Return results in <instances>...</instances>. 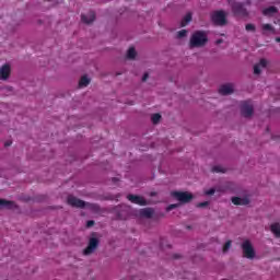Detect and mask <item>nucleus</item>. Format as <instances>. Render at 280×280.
Segmentation results:
<instances>
[{
  "label": "nucleus",
  "instance_id": "obj_16",
  "mask_svg": "<svg viewBox=\"0 0 280 280\" xmlns=\"http://www.w3.org/2000/svg\"><path fill=\"white\" fill-rule=\"evenodd\" d=\"M141 218H152L154 215V210L152 208H143L140 210Z\"/></svg>",
  "mask_w": 280,
  "mask_h": 280
},
{
  "label": "nucleus",
  "instance_id": "obj_10",
  "mask_svg": "<svg viewBox=\"0 0 280 280\" xmlns=\"http://www.w3.org/2000/svg\"><path fill=\"white\" fill-rule=\"evenodd\" d=\"M81 21L82 23L90 25V23H93V21H95V13L93 11H90L88 14H82Z\"/></svg>",
  "mask_w": 280,
  "mask_h": 280
},
{
  "label": "nucleus",
  "instance_id": "obj_8",
  "mask_svg": "<svg viewBox=\"0 0 280 280\" xmlns=\"http://www.w3.org/2000/svg\"><path fill=\"white\" fill-rule=\"evenodd\" d=\"M100 246V240L92 237L89 241L88 247L83 250V255H93Z\"/></svg>",
  "mask_w": 280,
  "mask_h": 280
},
{
  "label": "nucleus",
  "instance_id": "obj_5",
  "mask_svg": "<svg viewBox=\"0 0 280 280\" xmlns=\"http://www.w3.org/2000/svg\"><path fill=\"white\" fill-rule=\"evenodd\" d=\"M243 255L246 259H255V248H253V244L250 241H245L242 244Z\"/></svg>",
  "mask_w": 280,
  "mask_h": 280
},
{
  "label": "nucleus",
  "instance_id": "obj_2",
  "mask_svg": "<svg viewBox=\"0 0 280 280\" xmlns=\"http://www.w3.org/2000/svg\"><path fill=\"white\" fill-rule=\"evenodd\" d=\"M207 43H209V37L203 31H197L190 37V47H205Z\"/></svg>",
  "mask_w": 280,
  "mask_h": 280
},
{
  "label": "nucleus",
  "instance_id": "obj_18",
  "mask_svg": "<svg viewBox=\"0 0 280 280\" xmlns=\"http://www.w3.org/2000/svg\"><path fill=\"white\" fill-rule=\"evenodd\" d=\"M271 233H273L275 237H280V224L279 223H273L270 226Z\"/></svg>",
  "mask_w": 280,
  "mask_h": 280
},
{
  "label": "nucleus",
  "instance_id": "obj_19",
  "mask_svg": "<svg viewBox=\"0 0 280 280\" xmlns=\"http://www.w3.org/2000/svg\"><path fill=\"white\" fill-rule=\"evenodd\" d=\"M88 84H91V79H89L86 75H83L79 81V86L83 89Z\"/></svg>",
  "mask_w": 280,
  "mask_h": 280
},
{
  "label": "nucleus",
  "instance_id": "obj_36",
  "mask_svg": "<svg viewBox=\"0 0 280 280\" xmlns=\"http://www.w3.org/2000/svg\"><path fill=\"white\" fill-rule=\"evenodd\" d=\"M150 196H151V197L156 196V191H151V192H150Z\"/></svg>",
  "mask_w": 280,
  "mask_h": 280
},
{
  "label": "nucleus",
  "instance_id": "obj_11",
  "mask_svg": "<svg viewBox=\"0 0 280 280\" xmlns=\"http://www.w3.org/2000/svg\"><path fill=\"white\" fill-rule=\"evenodd\" d=\"M232 202L236 205V207H244L246 205L250 203V200L248 198H241V197H232Z\"/></svg>",
  "mask_w": 280,
  "mask_h": 280
},
{
  "label": "nucleus",
  "instance_id": "obj_30",
  "mask_svg": "<svg viewBox=\"0 0 280 280\" xmlns=\"http://www.w3.org/2000/svg\"><path fill=\"white\" fill-rule=\"evenodd\" d=\"M197 207H198L199 209H202V208H205V207H209V201L199 202V203L197 205Z\"/></svg>",
  "mask_w": 280,
  "mask_h": 280
},
{
  "label": "nucleus",
  "instance_id": "obj_32",
  "mask_svg": "<svg viewBox=\"0 0 280 280\" xmlns=\"http://www.w3.org/2000/svg\"><path fill=\"white\" fill-rule=\"evenodd\" d=\"M86 226H88V229H91V226H95V221H93V220L88 221Z\"/></svg>",
  "mask_w": 280,
  "mask_h": 280
},
{
  "label": "nucleus",
  "instance_id": "obj_4",
  "mask_svg": "<svg viewBox=\"0 0 280 280\" xmlns=\"http://www.w3.org/2000/svg\"><path fill=\"white\" fill-rule=\"evenodd\" d=\"M172 196L176 198V200H178L179 202H183L184 205H187V202H191V200H194V195L187 191H173Z\"/></svg>",
  "mask_w": 280,
  "mask_h": 280
},
{
  "label": "nucleus",
  "instance_id": "obj_23",
  "mask_svg": "<svg viewBox=\"0 0 280 280\" xmlns=\"http://www.w3.org/2000/svg\"><path fill=\"white\" fill-rule=\"evenodd\" d=\"M2 95H12L14 93V90L12 86H2L1 88Z\"/></svg>",
  "mask_w": 280,
  "mask_h": 280
},
{
  "label": "nucleus",
  "instance_id": "obj_37",
  "mask_svg": "<svg viewBox=\"0 0 280 280\" xmlns=\"http://www.w3.org/2000/svg\"><path fill=\"white\" fill-rule=\"evenodd\" d=\"M220 44H222V39L217 40V45H220Z\"/></svg>",
  "mask_w": 280,
  "mask_h": 280
},
{
  "label": "nucleus",
  "instance_id": "obj_22",
  "mask_svg": "<svg viewBox=\"0 0 280 280\" xmlns=\"http://www.w3.org/2000/svg\"><path fill=\"white\" fill-rule=\"evenodd\" d=\"M127 58L129 60H135L137 58V50H135V47H130L127 51Z\"/></svg>",
  "mask_w": 280,
  "mask_h": 280
},
{
  "label": "nucleus",
  "instance_id": "obj_31",
  "mask_svg": "<svg viewBox=\"0 0 280 280\" xmlns=\"http://www.w3.org/2000/svg\"><path fill=\"white\" fill-rule=\"evenodd\" d=\"M206 196H213L215 194V188H210L209 190H206Z\"/></svg>",
  "mask_w": 280,
  "mask_h": 280
},
{
  "label": "nucleus",
  "instance_id": "obj_40",
  "mask_svg": "<svg viewBox=\"0 0 280 280\" xmlns=\"http://www.w3.org/2000/svg\"><path fill=\"white\" fill-rule=\"evenodd\" d=\"M0 73H1V69H0Z\"/></svg>",
  "mask_w": 280,
  "mask_h": 280
},
{
  "label": "nucleus",
  "instance_id": "obj_6",
  "mask_svg": "<svg viewBox=\"0 0 280 280\" xmlns=\"http://www.w3.org/2000/svg\"><path fill=\"white\" fill-rule=\"evenodd\" d=\"M232 12L234 16H248V10L245 9L244 3L242 2H234L232 4Z\"/></svg>",
  "mask_w": 280,
  "mask_h": 280
},
{
  "label": "nucleus",
  "instance_id": "obj_13",
  "mask_svg": "<svg viewBox=\"0 0 280 280\" xmlns=\"http://www.w3.org/2000/svg\"><path fill=\"white\" fill-rule=\"evenodd\" d=\"M268 61L266 59H260L259 63L254 66L255 75H259V73H261V68L266 69Z\"/></svg>",
  "mask_w": 280,
  "mask_h": 280
},
{
  "label": "nucleus",
  "instance_id": "obj_25",
  "mask_svg": "<svg viewBox=\"0 0 280 280\" xmlns=\"http://www.w3.org/2000/svg\"><path fill=\"white\" fill-rule=\"evenodd\" d=\"M212 172L217 174H220V173L224 174V168H222V166H213Z\"/></svg>",
  "mask_w": 280,
  "mask_h": 280
},
{
  "label": "nucleus",
  "instance_id": "obj_39",
  "mask_svg": "<svg viewBox=\"0 0 280 280\" xmlns=\"http://www.w3.org/2000/svg\"><path fill=\"white\" fill-rule=\"evenodd\" d=\"M118 218H119V220H122V218H121V215H120V214H118Z\"/></svg>",
  "mask_w": 280,
  "mask_h": 280
},
{
  "label": "nucleus",
  "instance_id": "obj_34",
  "mask_svg": "<svg viewBox=\"0 0 280 280\" xmlns=\"http://www.w3.org/2000/svg\"><path fill=\"white\" fill-rule=\"evenodd\" d=\"M148 78H150V75L148 73H144L142 77V82H145L148 80Z\"/></svg>",
  "mask_w": 280,
  "mask_h": 280
},
{
  "label": "nucleus",
  "instance_id": "obj_7",
  "mask_svg": "<svg viewBox=\"0 0 280 280\" xmlns=\"http://www.w3.org/2000/svg\"><path fill=\"white\" fill-rule=\"evenodd\" d=\"M253 113V103L250 101H244L241 104V114L243 115V117H252Z\"/></svg>",
  "mask_w": 280,
  "mask_h": 280
},
{
  "label": "nucleus",
  "instance_id": "obj_20",
  "mask_svg": "<svg viewBox=\"0 0 280 280\" xmlns=\"http://www.w3.org/2000/svg\"><path fill=\"white\" fill-rule=\"evenodd\" d=\"M189 23H191V13H187L184 19L182 20L180 26L185 27L187 26Z\"/></svg>",
  "mask_w": 280,
  "mask_h": 280
},
{
  "label": "nucleus",
  "instance_id": "obj_15",
  "mask_svg": "<svg viewBox=\"0 0 280 280\" xmlns=\"http://www.w3.org/2000/svg\"><path fill=\"white\" fill-rule=\"evenodd\" d=\"M279 12V9L277 7H268L262 10L264 16H272V14H277Z\"/></svg>",
  "mask_w": 280,
  "mask_h": 280
},
{
  "label": "nucleus",
  "instance_id": "obj_27",
  "mask_svg": "<svg viewBox=\"0 0 280 280\" xmlns=\"http://www.w3.org/2000/svg\"><path fill=\"white\" fill-rule=\"evenodd\" d=\"M245 30L246 32H255L256 27L254 24H246Z\"/></svg>",
  "mask_w": 280,
  "mask_h": 280
},
{
  "label": "nucleus",
  "instance_id": "obj_35",
  "mask_svg": "<svg viewBox=\"0 0 280 280\" xmlns=\"http://www.w3.org/2000/svg\"><path fill=\"white\" fill-rule=\"evenodd\" d=\"M173 258H174V259H180V255L175 254V255L173 256Z\"/></svg>",
  "mask_w": 280,
  "mask_h": 280
},
{
  "label": "nucleus",
  "instance_id": "obj_33",
  "mask_svg": "<svg viewBox=\"0 0 280 280\" xmlns=\"http://www.w3.org/2000/svg\"><path fill=\"white\" fill-rule=\"evenodd\" d=\"M12 145V140H8L4 142V148H10Z\"/></svg>",
  "mask_w": 280,
  "mask_h": 280
},
{
  "label": "nucleus",
  "instance_id": "obj_28",
  "mask_svg": "<svg viewBox=\"0 0 280 280\" xmlns=\"http://www.w3.org/2000/svg\"><path fill=\"white\" fill-rule=\"evenodd\" d=\"M231 244H232V242H231V241H228V242L223 245V253L229 252V248H231Z\"/></svg>",
  "mask_w": 280,
  "mask_h": 280
},
{
  "label": "nucleus",
  "instance_id": "obj_3",
  "mask_svg": "<svg viewBox=\"0 0 280 280\" xmlns=\"http://www.w3.org/2000/svg\"><path fill=\"white\" fill-rule=\"evenodd\" d=\"M211 21L214 25L224 26L226 24V13L222 10L214 11L211 14Z\"/></svg>",
  "mask_w": 280,
  "mask_h": 280
},
{
  "label": "nucleus",
  "instance_id": "obj_26",
  "mask_svg": "<svg viewBox=\"0 0 280 280\" xmlns=\"http://www.w3.org/2000/svg\"><path fill=\"white\" fill-rule=\"evenodd\" d=\"M185 36H187V30L177 32V38H185Z\"/></svg>",
  "mask_w": 280,
  "mask_h": 280
},
{
  "label": "nucleus",
  "instance_id": "obj_17",
  "mask_svg": "<svg viewBox=\"0 0 280 280\" xmlns=\"http://www.w3.org/2000/svg\"><path fill=\"white\" fill-rule=\"evenodd\" d=\"M14 207H16V203H14L13 201H8L5 199H1V208L4 209H14Z\"/></svg>",
  "mask_w": 280,
  "mask_h": 280
},
{
  "label": "nucleus",
  "instance_id": "obj_24",
  "mask_svg": "<svg viewBox=\"0 0 280 280\" xmlns=\"http://www.w3.org/2000/svg\"><path fill=\"white\" fill-rule=\"evenodd\" d=\"M152 124H159L161 121V114H153L151 117Z\"/></svg>",
  "mask_w": 280,
  "mask_h": 280
},
{
  "label": "nucleus",
  "instance_id": "obj_9",
  "mask_svg": "<svg viewBox=\"0 0 280 280\" xmlns=\"http://www.w3.org/2000/svg\"><path fill=\"white\" fill-rule=\"evenodd\" d=\"M127 200L132 202V205H139L140 207H147L148 205V201L143 197L137 195H128Z\"/></svg>",
  "mask_w": 280,
  "mask_h": 280
},
{
  "label": "nucleus",
  "instance_id": "obj_21",
  "mask_svg": "<svg viewBox=\"0 0 280 280\" xmlns=\"http://www.w3.org/2000/svg\"><path fill=\"white\" fill-rule=\"evenodd\" d=\"M262 34H266V32H271V34H275V26L272 24H262Z\"/></svg>",
  "mask_w": 280,
  "mask_h": 280
},
{
  "label": "nucleus",
  "instance_id": "obj_38",
  "mask_svg": "<svg viewBox=\"0 0 280 280\" xmlns=\"http://www.w3.org/2000/svg\"><path fill=\"white\" fill-rule=\"evenodd\" d=\"M112 180H113V183H117L118 179H117V177H114Z\"/></svg>",
  "mask_w": 280,
  "mask_h": 280
},
{
  "label": "nucleus",
  "instance_id": "obj_12",
  "mask_svg": "<svg viewBox=\"0 0 280 280\" xmlns=\"http://www.w3.org/2000/svg\"><path fill=\"white\" fill-rule=\"evenodd\" d=\"M219 93L220 95H231V93H233V84H224L221 85L219 89Z\"/></svg>",
  "mask_w": 280,
  "mask_h": 280
},
{
  "label": "nucleus",
  "instance_id": "obj_1",
  "mask_svg": "<svg viewBox=\"0 0 280 280\" xmlns=\"http://www.w3.org/2000/svg\"><path fill=\"white\" fill-rule=\"evenodd\" d=\"M67 202L70 207H74L75 209H90V211H94V213H98L100 211V205L85 202L71 195L68 196Z\"/></svg>",
  "mask_w": 280,
  "mask_h": 280
},
{
  "label": "nucleus",
  "instance_id": "obj_14",
  "mask_svg": "<svg viewBox=\"0 0 280 280\" xmlns=\"http://www.w3.org/2000/svg\"><path fill=\"white\" fill-rule=\"evenodd\" d=\"M12 71V68H10V65H3L1 67V80H8L10 78V73Z\"/></svg>",
  "mask_w": 280,
  "mask_h": 280
},
{
  "label": "nucleus",
  "instance_id": "obj_29",
  "mask_svg": "<svg viewBox=\"0 0 280 280\" xmlns=\"http://www.w3.org/2000/svg\"><path fill=\"white\" fill-rule=\"evenodd\" d=\"M174 209H178V203H172L166 208V211H172Z\"/></svg>",
  "mask_w": 280,
  "mask_h": 280
}]
</instances>
